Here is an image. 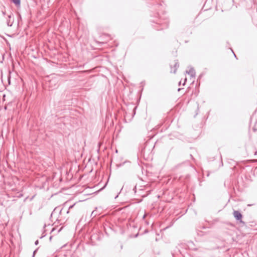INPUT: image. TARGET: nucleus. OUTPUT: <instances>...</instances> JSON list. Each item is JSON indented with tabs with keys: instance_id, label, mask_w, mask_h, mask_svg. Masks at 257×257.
Wrapping results in <instances>:
<instances>
[{
	"instance_id": "f257e3e1",
	"label": "nucleus",
	"mask_w": 257,
	"mask_h": 257,
	"mask_svg": "<svg viewBox=\"0 0 257 257\" xmlns=\"http://www.w3.org/2000/svg\"><path fill=\"white\" fill-rule=\"evenodd\" d=\"M74 209L73 213L74 214H77L80 213L81 210V207L79 205H77L76 203H75L69 207V209L67 211V214H69L70 212L71 209Z\"/></svg>"
},
{
	"instance_id": "f03ea898",
	"label": "nucleus",
	"mask_w": 257,
	"mask_h": 257,
	"mask_svg": "<svg viewBox=\"0 0 257 257\" xmlns=\"http://www.w3.org/2000/svg\"><path fill=\"white\" fill-rule=\"evenodd\" d=\"M233 215L237 221H238L240 223H244V222L242 220L243 217L242 215L239 211L234 210Z\"/></svg>"
},
{
	"instance_id": "7ed1b4c3",
	"label": "nucleus",
	"mask_w": 257,
	"mask_h": 257,
	"mask_svg": "<svg viewBox=\"0 0 257 257\" xmlns=\"http://www.w3.org/2000/svg\"><path fill=\"white\" fill-rule=\"evenodd\" d=\"M50 86L52 88L55 87L57 86L58 81L56 79H52L50 82Z\"/></svg>"
},
{
	"instance_id": "20e7f679",
	"label": "nucleus",
	"mask_w": 257,
	"mask_h": 257,
	"mask_svg": "<svg viewBox=\"0 0 257 257\" xmlns=\"http://www.w3.org/2000/svg\"><path fill=\"white\" fill-rule=\"evenodd\" d=\"M186 73L190 75L191 77H194L195 76V72L193 68H191L189 71H186Z\"/></svg>"
},
{
	"instance_id": "39448f33",
	"label": "nucleus",
	"mask_w": 257,
	"mask_h": 257,
	"mask_svg": "<svg viewBox=\"0 0 257 257\" xmlns=\"http://www.w3.org/2000/svg\"><path fill=\"white\" fill-rule=\"evenodd\" d=\"M11 1L16 6H19L20 5V0H11Z\"/></svg>"
},
{
	"instance_id": "423d86ee",
	"label": "nucleus",
	"mask_w": 257,
	"mask_h": 257,
	"mask_svg": "<svg viewBox=\"0 0 257 257\" xmlns=\"http://www.w3.org/2000/svg\"><path fill=\"white\" fill-rule=\"evenodd\" d=\"M186 80H187V78H186L185 79V80H184V83H183V85H184V84H185V82H186Z\"/></svg>"
},
{
	"instance_id": "0eeeda50",
	"label": "nucleus",
	"mask_w": 257,
	"mask_h": 257,
	"mask_svg": "<svg viewBox=\"0 0 257 257\" xmlns=\"http://www.w3.org/2000/svg\"><path fill=\"white\" fill-rule=\"evenodd\" d=\"M38 243V240H36V241H35V244H36V245H37Z\"/></svg>"
},
{
	"instance_id": "6e6552de",
	"label": "nucleus",
	"mask_w": 257,
	"mask_h": 257,
	"mask_svg": "<svg viewBox=\"0 0 257 257\" xmlns=\"http://www.w3.org/2000/svg\"><path fill=\"white\" fill-rule=\"evenodd\" d=\"M36 251V250L34 251V255L35 254Z\"/></svg>"
}]
</instances>
